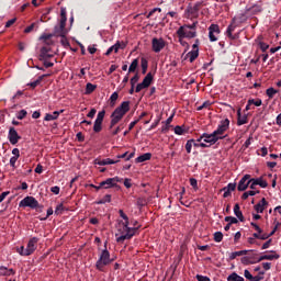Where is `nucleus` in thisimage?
<instances>
[{
	"label": "nucleus",
	"mask_w": 281,
	"mask_h": 281,
	"mask_svg": "<svg viewBox=\"0 0 281 281\" xmlns=\"http://www.w3.org/2000/svg\"><path fill=\"white\" fill-rule=\"evenodd\" d=\"M177 34L181 41L183 38H195L196 37V22H193L191 25H182L178 29Z\"/></svg>",
	"instance_id": "3"
},
{
	"label": "nucleus",
	"mask_w": 281,
	"mask_h": 281,
	"mask_svg": "<svg viewBox=\"0 0 281 281\" xmlns=\"http://www.w3.org/2000/svg\"><path fill=\"white\" fill-rule=\"evenodd\" d=\"M276 229H278V226L274 227V229L269 234H260L259 240H267V238H269V236H273V234H276Z\"/></svg>",
	"instance_id": "45"
},
{
	"label": "nucleus",
	"mask_w": 281,
	"mask_h": 281,
	"mask_svg": "<svg viewBox=\"0 0 281 281\" xmlns=\"http://www.w3.org/2000/svg\"><path fill=\"white\" fill-rule=\"evenodd\" d=\"M234 214H235V216H237V218L239 220V221H245V217L243 216V212L240 211V205H238V204H235V206H234Z\"/></svg>",
	"instance_id": "26"
},
{
	"label": "nucleus",
	"mask_w": 281,
	"mask_h": 281,
	"mask_svg": "<svg viewBox=\"0 0 281 281\" xmlns=\"http://www.w3.org/2000/svg\"><path fill=\"white\" fill-rule=\"evenodd\" d=\"M60 113H63V110L55 111L52 114H46L44 120H45V122H53L54 120H58V116L60 115Z\"/></svg>",
	"instance_id": "22"
},
{
	"label": "nucleus",
	"mask_w": 281,
	"mask_h": 281,
	"mask_svg": "<svg viewBox=\"0 0 281 281\" xmlns=\"http://www.w3.org/2000/svg\"><path fill=\"white\" fill-rule=\"evenodd\" d=\"M0 276H14V270L8 269L5 267H0Z\"/></svg>",
	"instance_id": "29"
},
{
	"label": "nucleus",
	"mask_w": 281,
	"mask_h": 281,
	"mask_svg": "<svg viewBox=\"0 0 281 281\" xmlns=\"http://www.w3.org/2000/svg\"><path fill=\"white\" fill-rule=\"evenodd\" d=\"M35 172L37 175H42L43 173V165H37L36 168H35Z\"/></svg>",
	"instance_id": "62"
},
{
	"label": "nucleus",
	"mask_w": 281,
	"mask_h": 281,
	"mask_svg": "<svg viewBox=\"0 0 281 281\" xmlns=\"http://www.w3.org/2000/svg\"><path fill=\"white\" fill-rule=\"evenodd\" d=\"M250 190H256V181L254 179L249 180Z\"/></svg>",
	"instance_id": "63"
},
{
	"label": "nucleus",
	"mask_w": 281,
	"mask_h": 281,
	"mask_svg": "<svg viewBox=\"0 0 281 281\" xmlns=\"http://www.w3.org/2000/svg\"><path fill=\"white\" fill-rule=\"evenodd\" d=\"M63 212H65V206L61 204H58L55 209V214L58 216L60 214H63Z\"/></svg>",
	"instance_id": "46"
},
{
	"label": "nucleus",
	"mask_w": 281,
	"mask_h": 281,
	"mask_svg": "<svg viewBox=\"0 0 281 281\" xmlns=\"http://www.w3.org/2000/svg\"><path fill=\"white\" fill-rule=\"evenodd\" d=\"M167 42L164 37H153L151 40V49L155 54H159L162 49L166 48Z\"/></svg>",
	"instance_id": "7"
},
{
	"label": "nucleus",
	"mask_w": 281,
	"mask_h": 281,
	"mask_svg": "<svg viewBox=\"0 0 281 281\" xmlns=\"http://www.w3.org/2000/svg\"><path fill=\"white\" fill-rule=\"evenodd\" d=\"M209 32L210 33H214V34H221V29L218 27L217 24H212L210 27H209Z\"/></svg>",
	"instance_id": "35"
},
{
	"label": "nucleus",
	"mask_w": 281,
	"mask_h": 281,
	"mask_svg": "<svg viewBox=\"0 0 281 281\" xmlns=\"http://www.w3.org/2000/svg\"><path fill=\"white\" fill-rule=\"evenodd\" d=\"M14 23H16V18H13V19L9 20L5 23V27H11V25H14Z\"/></svg>",
	"instance_id": "58"
},
{
	"label": "nucleus",
	"mask_w": 281,
	"mask_h": 281,
	"mask_svg": "<svg viewBox=\"0 0 281 281\" xmlns=\"http://www.w3.org/2000/svg\"><path fill=\"white\" fill-rule=\"evenodd\" d=\"M227 128H229V121L226 119V120L221 121L217 130H215L213 133L217 137H223V133H225V131H227Z\"/></svg>",
	"instance_id": "11"
},
{
	"label": "nucleus",
	"mask_w": 281,
	"mask_h": 281,
	"mask_svg": "<svg viewBox=\"0 0 281 281\" xmlns=\"http://www.w3.org/2000/svg\"><path fill=\"white\" fill-rule=\"evenodd\" d=\"M267 200L263 198L258 204L255 205V210L258 214H262L265 212Z\"/></svg>",
	"instance_id": "21"
},
{
	"label": "nucleus",
	"mask_w": 281,
	"mask_h": 281,
	"mask_svg": "<svg viewBox=\"0 0 281 281\" xmlns=\"http://www.w3.org/2000/svg\"><path fill=\"white\" fill-rule=\"evenodd\" d=\"M150 157H153V154L146 153L140 156H138L135 161L136 164H144V161H149Z\"/></svg>",
	"instance_id": "23"
},
{
	"label": "nucleus",
	"mask_w": 281,
	"mask_h": 281,
	"mask_svg": "<svg viewBox=\"0 0 281 281\" xmlns=\"http://www.w3.org/2000/svg\"><path fill=\"white\" fill-rule=\"evenodd\" d=\"M36 245H38V238L33 237L29 240L26 248L21 246L16 248L20 256H32L36 251Z\"/></svg>",
	"instance_id": "4"
},
{
	"label": "nucleus",
	"mask_w": 281,
	"mask_h": 281,
	"mask_svg": "<svg viewBox=\"0 0 281 281\" xmlns=\"http://www.w3.org/2000/svg\"><path fill=\"white\" fill-rule=\"evenodd\" d=\"M53 36H54V34L44 33L43 35H41L40 41H43V43H46V45H52Z\"/></svg>",
	"instance_id": "25"
},
{
	"label": "nucleus",
	"mask_w": 281,
	"mask_h": 281,
	"mask_svg": "<svg viewBox=\"0 0 281 281\" xmlns=\"http://www.w3.org/2000/svg\"><path fill=\"white\" fill-rule=\"evenodd\" d=\"M95 113H97V110L95 109H91L90 112L88 113V117H95Z\"/></svg>",
	"instance_id": "64"
},
{
	"label": "nucleus",
	"mask_w": 281,
	"mask_h": 281,
	"mask_svg": "<svg viewBox=\"0 0 281 281\" xmlns=\"http://www.w3.org/2000/svg\"><path fill=\"white\" fill-rule=\"evenodd\" d=\"M214 240H215V243H221L223 240V233L216 232L214 234Z\"/></svg>",
	"instance_id": "47"
},
{
	"label": "nucleus",
	"mask_w": 281,
	"mask_h": 281,
	"mask_svg": "<svg viewBox=\"0 0 281 281\" xmlns=\"http://www.w3.org/2000/svg\"><path fill=\"white\" fill-rule=\"evenodd\" d=\"M155 12H161V8H155V9H153V10L147 14V19H150Z\"/></svg>",
	"instance_id": "57"
},
{
	"label": "nucleus",
	"mask_w": 281,
	"mask_h": 281,
	"mask_svg": "<svg viewBox=\"0 0 281 281\" xmlns=\"http://www.w3.org/2000/svg\"><path fill=\"white\" fill-rule=\"evenodd\" d=\"M244 254H247V250L235 251L231 254L229 258L234 260L237 256H243Z\"/></svg>",
	"instance_id": "44"
},
{
	"label": "nucleus",
	"mask_w": 281,
	"mask_h": 281,
	"mask_svg": "<svg viewBox=\"0 0 281 281\" xmlns=\"http://www.w3.org/2000/svg\"><path fill=\"white\" fill-rule=\"evenodd\" d=\"M119 214L123 221H119L116 224L115 238L116 243L123 244L125 240H131L137 234V227H128V215L123 210H120Z\"/></svg>",
	"instance_id": "1"
},
{
	"label": "nucleus",
	"mask_w": 281,
	"mask_h": 281,
	"mask_svg": "<svg viewBox=\"0 0 281 281\" xmlns=\"http://www.w3.org/2000/svg\"><path fill=\"white\" fill-rule=\"evenodd\" d=\"M102 203H111V195H105L104 199L99 202V204Z\"/></svg>",
	"instance_id": "60"
},
{
	"label": "nucleus",
	"mask_w": 281,
	"mask_h": 281,
	"mask_svg": "<svg viewBox=\"0 0 281 281\" xmlns=\"http://www.w3.org/2000/svg\"><path fill=\"white\" fill-rule=\"evenodd\" d=\"M8 139L12 146L19 144V140L21 139V136H19V133L14 127H10Z\"/></svg>",
	"instance_id": "13"
},
{
	"label": "nucleus",
	"mask_w": 281,
	"mask_h": 281,
	"mask_svg": "<svg viewBox=\"0 0 281 281\" xmlns=\"http://www.w3.org/2000/svg\"><path fill=\"white\" fill-rule=\"evenodd\" d=\"M127 111H131V102L123 101L111 114L110 128H113V126L120 124Z\"/></svg>",
	"instance_id": "2"
},
{
	"label": "nucleus",
	"mask_w": 281,
	"mask_h": 281,
	"mask_svg": "<svg viewBox=\"0 0 281 281\" xmlns=\"http://www.w3.org/2000/svg\"><path fill=\"white\" fill-rule=\"evenodd\" d=\"M244 124H247V115H241L239 109L237 111V125L243 126Z\"/></svg>",
	"instance_id": "24"
},
{
	"label": "nucleus",
	"mask_w": 281,
	"mask_h": 281,
	"mask_svg": "<svg viewBox=\"0 0 281 281\" xmlns=\"http://www.w3.org/2000/svg\"><path fill=\"white\" fill-rule=\"evenodd\" d=\"M106 265H111V254L109 250L104 249L102 250L99 260L97 261V269L99 271H102Z\"/></svg>",
	"instance_id": "6"
},
{
	"label": "nucleus",
	"mask_w": 281,
	"mask_h": 281,
	"mask_svg": "<svg viewBox=\"0 0 281 281\" xmlns=\"http://www.w3.org/2000/svg\"><path fill=\"white\" fill-rule=\"evenodd\" d=\"M194 144V139H189L186 144V150L188 154L192 153V146Z\"/></svg>",
	"instance_id": "42"
},
{
	"label": "nucleus",
	"mask_w": 281,
	"mask_h": 281,
	"mask_svg": "<svg viewBox=\"0 0 281 281\" xmlns=\"http://www.w3.org/2000/svg\"><path fill=\"white\" fill-rule=\"evenodd\" d=\"M280 255L276 254V251H271V254L260 256L258 262H262V260H278Z\"/></svg>",
	"instance_id": "19"
},
{
	"label": "nucleus",
	"mask_w": 281,
	"mask_h": 281,
	"mask_svg": "<svg viewBox=\"0 0 281 281\" xmlns=\"http://www.w3.org/2000/svg\"><path fill=\"white\" fill-rule=\"evenodd\" d=\"M244 276L246 278V280H249V281H261V280H265V272H259L258 276H255L252 277L251 276V272H249V270H245L244 271Z\"/></svg>",
	"instance_id": "16"
},
{
	"label": "nucleus",
	"mask_w": 281,
	"mask_h": 281,
	"mask_svg": "<svg viewBox=\"0 0 281 281\" xmlns=\"http://www.w3.org/2000/svg\"><path fill=\"white\" fill-rule=\"evenodd\" d=\"M234 23H236V18L233 19V23L227 27L226 34L228 38H234V35L232 34V32L236 30V26L234 25Z\"/></svg>",
	"instance_id": "27"
},
{
	"label": "nucleus",
	"mask_w": 281,
	"mask_h": 281,
	"mask_svg": "<svg viewBox=\"0 0 281 281\" xmlns=\"http://www.w3.org/2000/svg\"><path fill=\"white\" fill-rule=\"evenodd\" d=\"M190 186H192L193 189L199 190V184H198L196 179L191 178V179H190Z\"/></svg>",
	"instance_id": "52"
},
{
	"label": "nucleus",
	"mask_w": 281,
	"mask_h": 281,
	"mask_svg": "<svg viewBox=\"0 0 281 281\" xmlns=\"http://www.w3.org/2000/svg\"><path fill=\"white\" fill-rule=\"evenodd\" d=\"M209 38H210V41H211L212 43H214V42L218 41V34H216V33H210V32H209Z\"/></svg>",
	"instance_id": "50"
},
{
	"label": "nucleus",
	"mask_w": 281,
	"mask_h": 281,
	"mask_svg": "<svg viewBox=\"0 0 281 281\" xmlns=\"http://www.w3.org/2000/svg\"><path fill=\"white\" fill-rule=\"evenodd\" d=\"M117 161L120 160H113L111 158H105V159H102V160H95L94 164H97V166H111L113 164H117Z\"/></svg>",
	"instance_id": "20"
},
{
	"label": "nucleus",
	"mask_w": 281,
	"mask_h": 281,
	"mask_svg": "<svg viewBox=\"0 0 281 281\" xmlns=\"http://www.w3.org/2000/svg\"><path fill=\"white\" fill-rule=\"evenodd\" d=\"M88 52L89 54H95V52H98V48H95V45H92L88 47Z\"/></svg>",
	"instance_id": "61"
},
{
	"label": "nucleus",
	"mask_w": 281,
	"mask_h": 281,
	"mask_svg": "<svg viewBox=\"0 0 281 281\" xmlns=\"http://www.w3.org/2000/svg\"><path fill=\"white\" fill-rule=\"evenodd\" d=\"M251 180V176L250 175H245L238 183L237 190L239 192H245V190H247V188H249V181Z\"/></svg>",
	"instance_id": "12"
},
{
	"label": "nucleus",
	"mask_w": 281,
	"mask_h": 281,
	"mask_svg": "<svg viewBox=\"0 0 281 281\" xmlns=\"http://www.w3.org/2000/svg\"><path fill=\"white\" fill-rule=\"evenodd\" d=\"M66 25H67V18H61L59 27H55L56 36H66L67 34V30H65Z\"/></svg>",
	"instance_id": "14"
},
{
	"label": "nucleus",
	"mask_w": 281,
	"mask_h": 281,
	"mask_svg": "<svg viewBox=\"0 0 281 281\" xmlns=\"http://www.w3.org/2000/svg\"><path fill=\"white\" fill-rule=\"evenodd\" d=\"M276 93H278V90L273 89V88H268L267 89V95L268 98H273L276 95Z\"/></svg>",
	"instance_id": "48"
},
{
	"label": "nucleus",
	"mask_w": 281,
	"mask_h": 281,
	"mask_svg": "<svg viewBox=\"0 0 281 281\" xmlns=\"http://www.w3.org/2000/svg\"><path fill=\"white\" fill-rule=\"evenodd\" d=\"M196 280H198V281H210V278H209V277H205V276L198 274V276H196Z\"/></svg>",
	"instance_id": "59"
},
{
	"label": "nucleus",
	"mask_w": 281,
	"mask_h": 281,
	"mask_svg": "<svg viewBox=\"0 0 281 281\" xmlns=\"http://www.w3.org/2000/svg\"><path fill=\"white\" fill-rule=\"evenodd\" d=\"M93 131L94 133H100V131H102V122L94 121Z\"/></svg>",
	"instance_id": "40"
},
{
	"label": "nucleus",
	"mask_w": 281,
	"mask_h": 281,
	"mask_svg": "<svg viewBox=\"0 0 281 281\" xmlns=\"http://www.w3.org/2000/svg\"><path fill=\"white\" fill-rule=\"evenodd\" d=\"M139 80V76L138 75H135L132 79H131V85L132 87H135V85H137Z\"/></svg>",
	"instance_id": "53"
},
{
	"label": "nucleus",
	"mask_w": 281,
	"mask_h": 281,
	"mask_svg": "<svg viewBox=\"0 0 281 281\" xmlns=\"http://www.w3.org/2000/svg\"><path fill=\"white\" fill-rule=\"evenodd\" d=\"M234 190H236V183H228L226 187H224L222 189V192H224V199H227V196H232V192H234Z\"/></svg>",
	"instance_id": "18"
},
{
	"label": "nucleus",
	"mask_w": 281,
	"mask_h": 281,
	"mask_svg": "<svg viewBox=\"0 0 281 281\" xmlns=\"http://www.w3.org/2000/svg\"><path fill=\"white\" fill-rule=\"evenodd\" d=\"M20 207H31L32 210H36V207H38V201H36L34 196H26L20 202Z\"/></svg>",
	"instance_id": "8"
},
{
	"label": "nucleus",
	"mask_w": 281,
	"mask_h": 281,
	"mask_svg": "<svg viewBox=\"0 0 281 281\" xmlns=\"http://www.w3.org/2000/svg\"><path fill=\"white\" fill-rule=\"evenodd\" d=\"M150 82H153V75L148 72L144 78L143 82L136 86V93H139V91L147 89V87H150Z\"/></svg>",
	"instance_id": "10"
},
{
	"label": "nucleus",
	"mask_w": 281,
	"mask_h": 281,
	"mask_svg": "<svg viewBox=\"0 0 281 281\" xmlns=\"http://www.w3.org/2000/svg\"><path fill=\"white\" fill-rule=\"evenodd\" d=\"M120 98V94L117 92H113L110 97V105L114 106L115 102H117V99Z\"/></svg>",
	"instance_id": "34"
},
{
	"label": "nucleus",
	"mask_w": 281,
	"mask_h": 281,
	"mask_svg": "<svg viewBox=\"0 0 281 281\" xmlns=\"http://www.w3.org/2000/svg\"><path fill=\"white\" fill-rule=\"evenodd\" d=\"M25 115H27V111L21 110V111L18 113L16 117H18V120H23V119L25 117Z\"/></svg>",
	"instance_id": "51"
},
{
	"label": "nucleus",
	"mask_w": 281,
	"mask_h": 281,
	"mask_svg": "<svg viewBox=\"0 0 281 281\" xmlns=\"http://www.w3.org/2000/svg\"><path fill=\"white\" fill-rule=\"evenodd\" d=\"M48 52H49V48L47 47H43L41 49V58H43V60H47V58H52V55H47Z\"/></svg>",
	"instance_id": "31"
},
{
	"label": "nucleus",
	"mask_w": 281,
	"mask_h": 281,
	"mask_svg": "<svg viewBox=\"0 0 281 281\" xmlns=\"http://www.w3.org/2000/svg\"><path fill=\"white\" fill-rule=\"evenodd\" d=\"M50 192H53V194H60V187L58 186L52 187Z\"/></svg>",
	"instance_id": "54"
},
{
	"label": "nucleus",
	"mask_w": 281,
	"mask_h": 281,
	"mask_svg": "<svg viewBox=\"0 0 281 281\" xmlns=\"http://www.w3.org/2000/svg\"><path fill=\"white\" fill-rule=\"evenodd\" d=\"M12 155H13V157L19 159V157H21V151L19 150V148H13Z\"/></svg>",
	"instance_id": "55"
},
{
	"label": "nucleus",
	"mask_w": 281,
	"mask_h": 281,
	"mask_svg": "<svg viewBox=\"0 0 281 281\" xmlns=\"http://www.w3.org/2000/svg\"><path fill=\"white\" fill-rule=\"evenodd\" d=\"M227 281H245V278L238 276L236 272H233L227 277Z\"/></svg>",
	"instance_id": "28"
},
{
	"label": "nucleus",
	"mask_w": 281,
	"mask_h": 281,
	"mask_svg": "<svg viewBox=\"0 0 281 281\" xmlns=\"http://www.w3.org/2000/svg\"><path fill=\"white\" fill-rule=\"evenodd\" d=\"M104 115H106V111L102 110L98 113L95 122H104Z\"/></svg>",
	"instance_id": "38"
},
{
	"label": "nucleus",
	"mask_w": 281,
	"mask_h": 281,
	"mask_svg": "<svg viewBox=\"0 0 281 281\" xmlns=\"http://www.w3.org/2000/svg\"><path fill=\"white\" fill-rule=\"evenodd\" d=\"M254 181L257 186H260V188H267V186H269V183H267L262 178H256Z\"/></svg>",
	"instance_id": "32"
},
{
	"label": "nucleus",
	"mask_w": 281,
	"mask_h": 281,
	"mask_svg": "<svg viewBox=\"0 0 281 281\" xmlns=\"http://www.w3.org/2000/svg\"><path fill=\"white\" fill-rule=\"evenodd\" d=\"M93 91H95V85L87 83V86H86V94L89 95L90 93H93Z\"/></svg>",
	"instance_id": "36"
},
{
	"label": "nucleus",
	"mask_w": 281,
	"mask_h": 281,
	"mask_svg": "<svg viewBox=\"0 0 281 281\" xmlns=\"http://www.w3.org/2000/svg\"><path fill=\"white\" fill-rule=\"evenodd\" d=\"M140 67H142L143 74H146V71L148 70V60L144 57H142L140 59Z\"/></svg>",
	"instance_id": "33"
},
{
	"label": "nucleus",
	"mask_w": 281,
	"mask_h": 281,
	"mask_svg": "<svg viewBox=\"0 0 281 281\" xmlns=\"http://www.w3.org/2000/svg\"><path fill=\"white\" fill-rule=\"evenodd\" d=\"M175 133L176 135H183L186 133V130H183V127L178 125L175 127Z\"/></svg>",
	"instance_id": "49"
},
{
	"label": "nucleus",
	"mask_w": 281,
	"mask_h": 281,
	"mask_svg": "<svg viewBox=\"0 0 281 281\" xmlns=\"http://www.w3.org/2000/svg\"><path fill=\"white\" fill-rule=\"evenodd\" d=\"M188 58L190 63H194L199 58V44H193L192 50L188 53Z\"/></svg>",
	"instance_id": "17"
},
{
	"label": "nucleus",
	"mask_w": 281,
	"mask_h": 281,
	"mask_svg": "<svg viewBox=\"0 0 281 281\" xmlns=\"http://www.w3.org/2000/svg\"><path fill=\"white\" fill-rule=\"evenodd\" d=\"M122 179L120 177L108 178L105 181L100 182V188H104V190H109L110 188H115L117 183H120Z\"/></svg>",
	"instance_id": "9"
},
{
	"label": "nucleus",
	"mask_w": 281,
	"mask_h": 281,
	"mask_svg": "<svg viewBox=\"0 0 281 281\" xmlns=\"http://www.w3.org/2000/svg\"><path fill=\"white\" fill-rule=\"evenodd\" d=\"M218 139H223V136H217L213 132L212 134L204 133L201 137L198 138V142H202V144H205V146L210 148V146H213V144H216Z\"/></svg>",
	"instance_id": "5"
},
{
	"label": "nucleus",
	"mask_w": 281,
	"mask_h": 281,
	"mask_svg": "<svg viewBox=\"0 0 281 281\" xmlns=\"http://www.w3.org/2000/svg\"><path fill=\"white\" fill-rule=\"evenodd\" d=\"M225 222L228 223V225H236V223H238V218L233 216H226Z\"/></svg>",
	"instance_id": "37"
},
{
	"label": "nucleus",
	"mask_w": 281,
	"mask_h": 281,
	"mask_svg": "<svg viewBox=\"0 0 281 281\" xmlns=\"http://www.w3.org/2000/svg\"><path fill=\"white\" fill-rule=\"evenodd\" d=\"M18 160H19V158H16L14 156L10 158V166H11V168H14L16 166V161Z\"/></svg>",
	"instance_id": "56"
},
{
	"label": "nucleus",
	"mask_w": 281,
	"mask_h": 281,
	"mask_svg": "<svg viewBox=\"0 0 281 281\" xmlns=\"http://www.w3.org/2000/svg\"><path fill=\"white\" fill-rule=\"evenodd\" d=\"M193 146L195 148H207L209 145H205L203 140L199 142V139H196V140H193Z\"/></svg>",
	"instance_id": "39"
},
{
	"label": "nucleus",
	"mask_w": 281,
	"mask_h": 281,
	"mask_svg": "<svg viewBox=\"0 0 281 281\" xmlns=\"http://www.w3.org/2000/svg\"><path fill=\"white\" fill-rule=\"evenodd\" d=\"M124 47H126V44L124 42H116L113 46H111L106 53L105 56H111V53L114 52L115 54H117V52H120V49H124Z\"/></svg>",
	"instance_id": "15"
},
{
	"label": "nucleus",
	"mask_w": 281,
	"mask_h": 281,
	"mask_svg": "<svg viewBox=\"0 0 281 281\" xmlns=\"http://www.w3.org/2000/svg\"><path fill=\"white\" fill-rule=\"evenodd\" d=\"M249 104L254 105V106H262V100L260 99H249Z\"/></svg>",
	"instance_id": "43"
},
{
	"label": "nucleus",
	"mask_w": 281,
	"mask_h": 281,
	"mask_svg": "<svg viewBox=\"0 0 281 281\" xmlns=\"http://www.w3.org/2000/svg\"><path fill=\"white\" fill-rule=\"evenodd\" d=\"M138 66H139V60L134 59L132 61V64L130 65L128 74H133L137 69Z\"/></svg>",
	"instance_id": "30"
},
{
	"label": "nucleus",
	"mask_w": 281,
	"mask_h": 281,
	"mask_svg": "<svg viewBox=\"0 0 281 281\" xmlns=\"http://www.w3.org/2000/svg\"><path fill=\"white\" fill-rule=\"evenodd\" d=\"M43 78H45V76L38 77L35 81H33V82L30 83V87H32L33 89H34L35 87H38V85H41V82H43Z\"/></svg>",
	"instance_id": "41"
}]
</instances>
